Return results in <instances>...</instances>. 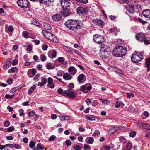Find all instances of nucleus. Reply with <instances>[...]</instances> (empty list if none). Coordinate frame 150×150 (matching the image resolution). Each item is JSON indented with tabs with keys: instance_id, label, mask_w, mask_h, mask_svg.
I'll return each instance as SVG.
<instances>
[{
	"instance_id": "obj_1",
	"label": "nucleus",
	"mask_w": 150,
	"mask_h": 150,
	"mask_svg": "<svg viewBox=\"0 0 150 150\" xmlns=\"http://www.w3.org/2000/svg\"><path fill=\"white\" fill-rule=\"evenodd\" d=\"M65 25L68 28L74 31L81 28L79 21L76 20H68L65 22Z\"/></svg>"
},
{
	"instance_id": "obj_2",
	"label": "nucleus",
	"mask_w": 150,
	"mask_h": 150,
	"mask_svg": "<svg viewBox=\"0 0 150 150\" xmlns=\"http://www.w3.org/2000/svg\"><path fill=\"white\" fill-rule=\"evenodd\" d=\"M127 49L125 47L121 46L115 47L113 49L112 54L115 56L122 57L125 55L127 53Z\"/></svg>"
},
{
	"instance_id": "obj_3",
	"label": "nucleus",
	"mask_w": 150,
	"mask_h": 150,
	"mask_svg": "<svg viewBox=\"0 0 150 150\" xmlns=\"http://www.w3.org/2000/svg\"><path fill=\"white\" fill-rule=\"evenodd\" d=\"M143 59V56L140 53L138 52L133 54L131 57L132 61L134 63H137Z\"/></svg>"
},
{
	"instance_id": "obj_4",
	"label": "nucleus",
	"mask_w": 150,
	"mask_h": 150,
	"mask_svg": "<svg viewBox=\"0 0 150 150\" xmlns=\"http://www.w3.org/2000/svg\"><path fill=\"white\" fill-rule=\"evenodd\" d=\"M17 2L18 6L22 8H25L29 6L28 0H18Z\"/></svg>"
},
{
	"instance_id": "obj_5",
	"label": "nucleus",
	"mask_w": 150,
	"mask_h": 150,
	"mask_svg": "<svg viewBox=\"0 0 150 150\" xmlns=\"http://www.w3.org/2000/svg\"><path fill=\"white\" fill-rule=\"evenodd\" d=\"M93 39L97 43H101L104 41V37L98 34H96L93 36Z\"/></svg>"
},
{
	"instance_id": "obj_6",
	"label": "nucleus",
	"mask_w": 150,
	"mask_h": 150,
	"mask_svg": "<svg viewBox=\"0 0 150 150\" xmlns=\"http://www.w3.org/2000/svg\"><path fill=\"white\" fill-rule=\"evenodd\" d=\"M100 53H111L109 47L104 44H102L100 46Z\"/></svg>"
},
{
	"instance_id": "obj_7",
	"label": "nucleus",
	"mask_w": 150,
	"mask_h": 150,
	"mask_svg": "<svg viewBox=\"0 0 150 150\" xmlns=\"http://www.w3.org/2000/svg\"><path fill=\"white\" fill-rule=\"evenodd\" d=\"M67 92L66 93L67 94L65 96L68 97L72 99H74L76 98V91L72 89L66 90Z\"/></svg>"
},
{
	"instance_id": "obj_8",
	"label": "nucleus",
	"mask_w": 150,
	"mask_h": 150,
	"mask_svg": "<svg viewBox=\"0 0 150 150\" xmlns=\"http://www.w3.org/2000/svg\"><path fill=\"white\" fill-rule=\"evenodd\" d=\"M71 2V0H61V3L62 8H65L70 7Z\"/></svg>"
},
{
	"instance_id": "obj_9",
	"label": "nucleus",
	"mask_w": 150,
	"mask_h": 150,
	"mask_svg": "<svg viewBox=\"0 0 150 150\" xmlns=\"http://www.w3.org/2000/svg\"><path fill=\"white\" fill-rule=\"evenodd\" d=\"M136 38L137 40L143 42L146 38V36L144 34L140 33L136 35Z\"/></svg>"
},
{
	"instance_id": "obj_10",
	"label": "nucleus",
	"mask_w": 150,
	"mask_h": 150,
	"mask_svg": "<svg viewBox=\"0 0 150 150\" xmlns=\"http://www.w3.org/2000/svg\"><path fill=\"white\" fill-rule=\"evenodd\" d=\"M61 14L64 17H65L71 14V11L68 8H63Z\"/></svg>"
},
{
	"instance_id": "obj_11",
	"label": "nucleus",
	"mask_w": 150,
	"mask_h": 150,
	"mask_svg": "<svg viewBox=\"0 0 150 150\" xmlns=\"http://www.w3.org/2000/svg\"><path fill=\"white\" fill-rule=\"evenodd\" d=\"M92 22L96 25L101 26L103 25L104 22L102 20L99 19H96L93 20Z\"/></svg>"
},
{
	"instance_id": "obj_12",
	"label": "nucleus",
	"mask_w": 150,
	"mask_h": 150,
	"mask_svg": "<svg viewBox=\"0 0 150 150\" xmlns=\"http://www.w3.org/2000/svg\"><path fill=\"white\" fill-rule=\"evenodd\" d=\"M142 13L143 16L145 17L150 18V9L144 10L142 11Z\"/></svg>"
},
{
	"instance_id": "obj_13",
	"label": "nucleus",
	"mask_w": 150,
	"mask_h": 150,
	"mask_svg": "<svg viewBox=\"0 0 150 150\" xmlns=\"http://www.w3.org/2000/svg\"><path fill=\"white\" fill-rule=\"evenodd\" d=\"M57 52L55 50H51L48 52V55L49 57L51 58H53L56 56Z\"/></svg>"
},
{
	"instance_id": "obj_14",
	"label": "nucleus",
	"mask_w": 150,
	"mask_h": 150,
	"mask_svg": "<svg viewBox=\"0 0 150 150\" xmlns=\"http://www.w3.org/2000/svg\"><path fill=\"white\" fill-rule=\"evenodd\" d=\"M62 16L59 14H56L52 16L53 20L56 21H59L62 20Z\"/></svg>"
},
{
	"instance_id": "obj_15",
	"label": "nucleus",
	"mask_w": 150,
	"mask_h": 150,
	"mask_svg": "<svg viewBox=\"0 0 150 150\" xmlns=\"http://www.w3.org/2000/svg\"><path fill=\"white\" fill-rule=\"evenodd\" d=\"M111 53H100V57H102L103 59H108V56Z\"/></svg>"
},
{
	"instance_id": "obj_16",
	"label": "nucleus",
	"mask_w": 150,
	"mask_h": 150,
	"mask_svg": "<svg viewBox=\"0 0 150 150\" xmlns=\"http://www.w3.org/2000/svg\"><path fill=\"white\" fill-rule=\"evenodd\" d=\"M86 78V77L85 75L83 74H81L79 75L78 76L77 79L78 81L80 83L83 82V80Z\"/></svg>"
},
{
	"instance_id": "obj_17",
	"label": "nucleus",
	"mask_w": 150,
	"mask_h": 150,
	"mask_svg": "<svg viewBox=\"0 0 150 150\" xmlns=\"http://www.w3.org/2000/svg\"><path fill=\"white\" fill-rule=\"evenodd\" d=\"M120 129V127H115L111 129H109L108 131V133L110 134H113L116 132L117 131Z\"/></svg>"
},
{
	"instance_id": "obj_18",
	"label": "nucleus",
	"mask_w": 150,
	"mask_h": 150,
	"mask_svg": "<svg viewBox=\"0 0 150 150\" xmlns=\"http://www.w3.org/2000/svg\"><path fill=\"white\" fill-rule=\"evenodd\" d=\"M42 33L43 35L47 39L52 34L51 32H48L46 30H43L42 31Z\"/></svg>"
},
{
	"instance_id": "obj_19",
	"label": "nucleus",
	"mask_w": 150,
	"mask_h": 150,
	"mask_svg": "<svg viewBox=\"0 0 150 150\" xmlns=\"http://www.w3.org/2000/svg\"><path fill=\"white\" fill-rule=\"evenodd\" d=\"M145 67L147 68V71H150V58H147L146 59Z\"/></svg>"
},
{
	"instance_id": "obj_20",
	"label": "nucleus",
	"mask_w": 150,
	"mask_h": 150,
	"mask_svg": "<svg viewBox=\"0 0 150 150\" xmlns=\"http://www.w3.org/2000/svg\"><path fill=\"white\" fill-rule=\"evenodd\" d=\"M63 78L65 80H69L72 79V76L68 73H65L63 75Z\"/></svg>"
},
{
	"instance_id": "obj_21",
	"label": "nucleus",
	"mask_w": 150,
	"mask_h": 150,
	"mask_svg": "<svg viewBox=\"0 0 150 150\" xmlns=\"http://www.w3.org/2000/svg\"><path fill=\"white\" fill-rule=\"evenodd\" d=\"M57 92L59 94L65 96L67 95L66 93L67 92L66 90L63 91L62 89L61 88H59L57 89Z\"/></svg>"
},
{
	"instance_id": "obj_22",
	"label": "nucleus",
	"mask_w": 150,
	"mask_h": 150,
	"mask_svg": "<svg viewBox=\"0 0 150 150\" xmlns=\"http://www.w3.org/2000/svg\"><path fill=\"white\" fill-rule=\"evenodd\" d=\"M77 12L79 13H84L85 12L84 8L81 7H78L76 9Z\"/></svg>"
},
{
	"instance_id": "obj_23",
	"label": "nucleus",
	"mask_w": 150,
	"mask_h": 150,
	"mask_svg": "<svg viewBox=\"0 0 150 150\" xmlns=\"http://www.w3.org/2000/svg\"><path fill=\"white\" fill-rule=\"evenodd\" d=\"M54 0H44V4L48 6L51 5L52 3L54 2Z\"/></svg>"
},
{
	"instance_id": "obj_24",
	"label": "nucleus",
	"mask_w": 150,
	"mask_h": 150,
	"mask_svg": "<svg viewBox=\"0 0 150 150\" xmlns=\"http://www.w3.org/2000/svg\"><path fill=\"white\" fill-rule=\"evenodd\" d=\"M88 84H86V85L81 86L80 88V90L83 92V93H86L88 92L87 91H86L87 86Z\"/></svg>"
},
{
	"instance_id": "obj_25",
	"label": "nucleus",
	"mask_w": 150,
	"mask_h": 150,
	"mask_svg": "<svg viewBox=\"0 0 150 150\" xmlns=\"http://www.w3.org/2000/svg\"><path fill=\"white\" fill-rule=\"evenodd\" d=\"M86 142L90 144H92L94 141V139L92 137L86 138Z\"/></svg>"
},
{
	"instance_id": "obj_26",
	"label": "nucleus",
	"mask_w": 150,
	"mask_h": 150,
	"mask_svg": "<svg viewBox=\"0 0 150 150\" xmlns=\"http://www.w3.org/2000/svg\"><path fill=\"white\" fill-rule=\"evenodd\" d=\"M85 118L90 121H93L95 120V118L93 115H86Z\"/></svg>"
},
{
	"instance_id": "obj_27",
	"label": "nucleus",
	"mask_w": 150,
	"mask_h": 150,
	"mask_svg": "<svg viewBox=\"0 0 150 150\" xmlns=\"http://www.w3.org/2000/svg\"><path fill=\"white\" fill-rule=\"evenodd\" d=\"M36 86L35 85H33L28 90V94L29 95L31 94L33 91L36 89Z\"/></svg>"
},
{
	"instance_id": "obj_28",
	"label": "nucleus",
	"mask_w": 150,
	"mask_h": 150,
	"mask_svg": "<svg viewBox=\"0 0 150 150\" xmlns=\"http://www.w3.org/2000/svg\"><path fill=\"white\" fill-rule=\"evenodd\" d=\"M99 100L102 101V103L105 105H107L110 103V101L108 100H103L101 98H99Z\"/></svg>"
},
{
	"instance_id": "obj_29",
	"label": "nucleus",
	"mask_w": 150,
	"mask_h": 150,
	"mask_svg": "<svg viewBox=\"0 0 150 150\" xmlns=\"http://www.w3.org/2000/svg\"><path fill=\"white\" fill-rule=\"evenodd\" d=\"M46 67L48 69H54L55 68V66L54 65L51 64L50 63H48L47 64Z\"/></svg>"
},
{
	"instance_id": "obj_30",
	"label": "nucleus",
	"mask_w": 150,
	"mask_h": 150,
	"mask_svg": "<svg viewBox=\"0 0 150 150\" xmlns=\"http://www.w3.org/2000/svg\"><path fill=\"white\" fill-rule=\"evenodd\" d=\"M18 70V69L17 67H13L8 70V72L9 73H11V72L14 73L17 71Z\"/></svg>"
},
{
	"instance_id": "obj_31",
	"label": "nucleus",
	"mask_w": 150,
	"mask_h": 150,
	"mask_svg": "<svg viewBox=\"0 0 150 150\" xmlns=\"http://www.w3.org/2000/svg\"><path fill=\"white\" fill-rule=\"evenodd\" d=\"M56 39L55 36L53 34H52L47 39L51 41H54Z\"/></svg>"
},
{
	"instance_id": "obj_32",
	"label": "nucleus",
	"mask_w": 150,
	"mask_h": 150,
	"mask_svg": "<svg viewBox=\"0 0 150 150\" xmlns=\"http://www.w3.org/2000/svg\"><path fill=\"white\" fill-rule=\"evenodd\" d=\"M142 128H144L149 130L150 129V125L146 124L144 123Z\"/></svg>"
},
{
	"instance_id": "obj_33",
	"label": "nucleus",
	"mask_w": 150,
	"mask_h": 150,
	"mask_svg": "<svg viewBox=\"0 0 150 150\" xmlns=\"http://www.w3.org/2000/svg\"><path fill=\"white\" fill-rule=\"evenodd\" d=\"M139 6V5H131V6L130 8H132V9L133 10H132V11H129V12L130 13H131L132 14V13H134V10L135 8V7H138Z\"/></svg>"
},
{
	"instance_id": "obj_34",
	"label": "nucleus",
	"mask_w": 150,
	"mask_h": 150,
	"mask_svg": "<svg viewBox=\"0 0 150 150\" xmlns=\"http://www.w3.org/2000/svg\"><path fill=\"white\" fill-rule=\"evenodd\" d=\"M37 149L38 150H42L44 149V147H42L40 143L38 144L36 146Z\"/></svg>"
},
{
	"instance_id": "obj_35",
	"label": "nucleus",
	"mask_w": 150,
	"mask_h": 150,
	"mask_svg": "<svg viewBox=\"0 0 150 150\" xmlns=\"http://www.w3.org/2000/svg\"><path fill=\"white\" fill-rule=\"evenodd\" d=\"M9 63L8 62H6L3 66V68L4 69L6 70L9 68Z\"/></svg>"
},
{
	"instance_id": "obj_36",
	"label": "nucleus",
	"mask_w": 150,
	"mask_h": 150,
	"mask_svg": "<svg viewBox=\"0 0 150 150\" xmlns=\"http://www.w3.org/2000/svg\"><path fill=\"white\" fill-rule=\"evenodd\" d=\"M35 144L34 143V142L33 141H30L29 143V146L31 148H33L34 147H35Z\"/></svg>"
},
{
	"instance_id": "obj_37",
	"label": "nucleus",
	"mask_w": 150,
	"mask_h": 150,
	"mask_svg": "<svg viewBox=\"0 0 150 150\" xmlns=\"http://www.w3.org/2000/svg\"><path fill=\"white\" fill-rule=\"evenodd\" d=\"M14 96V94H12L11 95H9L8 94H6L5 96V98L6 99H8L9 98H12Z\"/></svg>"
},
{
	"instance_id": "obj_38",
	"label": "nucleus",
	"mask_w": 150,
	"mask_h": 150,
	"mask_svg": "<svg viewBox=\"0 0 150 150\" xmlns=\"http://www.w3.org/2000/svg\"><path fill=\"white\" fill-rule=\"evenodd\" d=\"M22 35L25 38H27L28 37V32L27 31H23L22 33Z\"/></svg>"
},
{
	"instance_id": "obj_39",
	"label": "nucleus",
	"mask_w": 150,
	"mask_h": 150,
	"mask_svg": "<svg viewBox=\"0 0 150 150\" xmlns=\"http://www.w3.org/2000/svg\"><path fill=\"white\" fill-rule=\"evenodd\" d=\"M40 58L42 61H45L46 59V56L44 54H41L40 56Z\"/></svg>"
},
{
	"instance_id": "obj_40",
	"label": "nucleus",
	"mask_w": 150,
	"mask_h": 150,
	"mask_svg": "<svg viewBox=\"0 0 150 150\" xmlns=\"http://www.w3.org/2000/svg\"><path fill=\"white\" fill-rule=\"evenodd\" d=\"M119 140L120 142L123 143H125L126 141L125 138L123 137H120Z\"/></svg>"
},
{
	"instance_id": "obj_41",
	"label": "nucleus",
	"mask_w": 150,
	"mask_h": 150,
	"mask_svg": "<svg viewBox=\"0 0 150 150\" xmlns=\"http://www.w3.org/2000/svg\"><path fill=\"white\" fill-rule=\"evenodd\" d=\"M100 134V132L97 130H96L95 131L94 133L93 134V136H97L98 135Z\"/></svg>"
},
{
	"instance_id": "obj_42",
	"label": "nucleus",
	"mask_w": 150,
	"mask_h": 150,
	"mask_svg": "<svg viewBox=\"0 0 150 150\" xmlns=\"http://www.w3.org/2000/svg\"><path fill=\"white\" fill-rule=\"evenodd\" d=\"M136 133L135 131L131 132L130 133L129 136L132 137H134L136 135Z\"/></svg>"
},
{
	"instance_id": "obj_43",
	"label": "nucleus",
	"mask_w": 150,
	"mask_h": 150,
	"mask_svg": "<svg viewBox=\"0 0 150 150\" xmlns=\"http://www.w3.org/2000/svg\"><path fill=\"white\" fill-rule=\"evenodd\" d=\"M117 1L121 4L128 3L129 2L128 0H117Z\"/></svg>"
},
{
	"instance_id": "obj_44",
	"label": "nucleus",
	"mask_w": 150,
	"mask_h": 150,
	"mask_svg": "<svg viewBox=\"0 0 150 150\" xmlns=\"http://www.w3.org/2000/svg\"><path fill=\"white\" fill-rule=\"evenodd\" d=\"M132 147V145L131 143H128L127 145V150H130Z\"/></svg>"
},
{
	"instance_id": "obj_45",
	"label": "nucleus",
	"mask_w": 150,
	"mask_h": 150,
	"mask_svg": "<svg viewBox=\"0 0 150 150\" xmlns=\"http://www.w3.org/2000/svg\"><path fill=\"white\" fill-rule=\"evenodd\" d=\"M77 1L84 4H86L88 2V0H75Z\"/></svg>"
},
{
	"instance_id": "obj_46",
	"label": "nucleus",
	"mask_w": 150,
	"mask_h": 150,
	"mask_svg": "<svg viewBox=\"0 0 150 150\" xmlns=\"http://www.w3.org/2000/svg\"><path fill=\"white\" fill-rule=\"evenodd\" d=\"M32 23V24L38 26H39L40 25V24L39 22L38 21H36L35 20L33 21Z\"/></svg>"
},
{
	"instance_id": "obj_47",
	"label": "nucleus",
	"mask_w": 150,
	"mask_h": 150,
	"mask_svg": "<svg viewBox=\"0 0 150 150\" xmlns=\"http://www.w3.org/2000/svg\"><path fill=\"white\" fill-rule=\"evenodd\" d=\"M48 46L47 44H44L42 45V49L45 51L47 50Z\"/></svg>"
},
{
	"instance_id": "obj_48",
	"label": "nucleus",
	"mask_w": 150,
	"mask_h": 150,
	"mask_svg": "<svg viewBox=\"0 0 150 150\" xmlns=\"http://www.w3.org/2000/svg\"><path fill=\"white\" fill-rule=\"evenodd\" d=\"M144 123L141 122H137V125L139 127L142 128Z\"/></svg>"
},
{
	"instance_id": "obj_49",
	"label": "nucleus",
	"mask_w": 150,
	"mask_h": 150,
	"mask_svg": "<svg viewBox=\"0 0 150 150\" xmlns=\"http://www.w3.org/2000/svg\"><path fill=\"white\" fill-rule=\"evenodd\" d=\"M14 129L13 127H11L8 128L7 131L8 132H11L14 131Z\"/></svg>"
},
{
	"instance_id": "obj_50",
	"label": "nucleus",
	"mask_w": 150,
	"mask_h": 150,
	"mask_svg": "<svg viewBox=\"0 0 150 150\" xmlns=\"http://www.w3.org/2000/svg\"><path fill=\"white\" fill-rule=\"evenodd\" d=\"M56 137L54 135H52L49 138V140L50 141H53L55 139H56Z\"/></svg>"
},
{
	"instance_id": "obj_51",
	"label": "nucleus",
	"mask_w": 150,
	"mask_h": 150,
	"mask_svg": "<svg viewBox=\"0 0 150 150\" xmlns=\"http://www.w3.org/2000/svg\"><path fill=\"white\" fill-rule=\"evenodd\" d=\"M127 97L129 98H130L131 97H134V94L131 93H127Z\"/></svg>"
},
{
	"instance_id": "obj_52",
	"label": "nucleus",
	"mask_w": 150,
	"mask_h": 150,
	"mask_svg": "<svg viewBox=\"0 0 150 150\" xmlns=\"http://www.w3.org/2000/svg\"><path fill=\"white\" fill-rule=\"evenodd\" d=\"M48 84L52 83L53 82V79L49 77L47 79Z\"/></svg>"
},
{
	"instance_id": "obj_53",
	"label": "nucleus",
	"mask_w": 150,
	"mask_h": 150,
	"mask_svg": "<svg viewBox=\"0 0 150 150\" xmlns=\"http://www.w3.org/2000/svg\"><path fill=\"white\" fill-rule=\"evenodd\" d=\"M10 122L8 121H6L4 124V125L5 127H7L10 125Z\"/></svg>"
},
{
	"instance_id": "obj_54",
	"label": "nucleus",
	"mask_w": 150,
	"mask_h": 150,
	"mask_svg": "<svg viewBox=\"0 0 150 150\" xmlns=\"http://www.w3.org/2000/svg\"><path fill=\"white\" fill-rule=\"evenodd\" d=\"M83 149H89V150H90V146L85 144L84 145Z\"/></svg>"
},
{
	"instance_id": "obj_55",
	"label": "nucleus",
	"mask_w": 150,
	"mask_h": 150,
	"mask_svg": "<svg viewBox=\"0 0 150 150\" xmlns=\"http://www.w3.org/2000/svg\"><path fill=\"white\" fill-rule=\"evenodd\" d=\"M147 134L146 135L145 137L147 138H150V129L147 131Z\"/></svg>"
},
{
	"instance_id": "obj_56",
	"label": "nucleus",
	"mask_w": 150,
	"mask_h": 150,
	"mask_svg": "<svg viewBox=\"0 0 150 150\" xmlns=\"http://www.w3.org/2000/svg\"><path fill=\"white\" fill-rule=\"evenodd\" d=\"M47 86L51 88H53L54 87V84L53 83H52L48 84Z\"/></svg>"
},
{
	"instance_id": "obj_57",
	"label": "nucleus",
	"mask_w": 150,
	"mask_h": 150,
	"mask_svg": "<svg viewBox=\"0 0 150 150\" xmlns=\"http://www.w3.org/2000/svg\"><path fill=\"white\" fill-rule=\"evenodd\" d=\"M65 144L69 146L71 144V141L69 140H66L65 141Z\"/></svg>"
},
{
	"instance_id": "obj_58",
	"label": "nucleus",
	"mask_w": 150,
	"mask_h": 150,
	"mask_svg": "<svg viewBox=\"0 0 150 150\" xmlns=\"http://www.w3.org/2000/svg\"><path fill=\"white\" fill-rule=\"evenodd\" d=\"M19 112L20 113L19 115L20 116H22L23 114V110L22 109H21L19 110Z\"/></svg>"
},
{
	"instance_id": "obj_59",
	"label": "nucleus",
	"mask_w": 150,
	"mask_h": 150,
	"mask_svg": "<svg viewBox=\"0 0 150 150\" xmlns=\"http://www.w3.org/2000/svg\"><path fill=\"white\" fill-rule=\"evenodd\" d=\"M35 113L34 111H31L28 113V115L29 116H33L35 115Z\"/></svg>"
},
{
	"instance_id": "obj_60",
	"label": "nucleus",
	"mask_w": 150,
	"mask_h": 150,
	"mask_svg": "<svg viewBox=\"0 0 150 150\" xmlns=\"http://www.w3.org/2000/svg\"><path fill=\"white\" fill-rule=\"evenodd\" d=\"M41 82L44 84H46L47 83V79L46 78H42L41 79Z\"/></svg>"
},
{
	"instance_id": "obj_61",
	"label": "nucleus",
	"mask_w": 150,
	"mask_h": 150,
	"mask_svg": "<svg viewBox=\"0 0 150 150\" xmlns=\"http://www.w3.org/2000/svg\"><path fill=\"white\" fill-rule=\"evenodd\" d=\"M6 139L7 140H12L13 139V137L11 136H8L6 137Z\"/></svg>"
},
{
	"instance_id": "obj_62",
	"label": "nucleus",
	"mask_w": 150,
	"mask_h": 150,
	"mask_svg": "<svg viewBox=\"0 0 150 150\" xmlns=\"http://www.w3.org/2000/svg\"><path fill=\"white\" fill-rule=\"evenodd\" d=\"M74 149L75 150H81V148L80 146L78 145H76L75 146Z\"/></svg>"
},
{
	"instance_id": "obj_63",
	"label": "nucleus",
	"mask_w": 150,
	"mask_h": 150,
	"mask_svg": "<svg viewBox=\"0 0 150 150\" xmlns=\"http://www.w3.org/2000/svg\"><path fill=\"white\" fill-rule=\"evenodd\" d=\"M58 61L60 62H62L64 61V58L62 57H60L58 58Z\"/></svg>"
},
{
	"instance_id": "obj_64",
	"label": "nucleus",
	"mask_w": 150,
	"mask_h": 150,
	"mask_svg": "<svg viewBox=\"0 0 150 150\" xmlns=\"http://www.w3.org/2000/svg\"><path fill=\"white\" fill-rule=\"evenodd\" d=\"M23 142L25 143H27L28 142V139L26 137H24L23 139Z\"/></svg>"
}]
</instances>
